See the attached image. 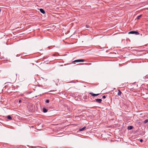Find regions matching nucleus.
<instances>
[{"instance_id": "f257e3e1", "label": "nucleus", "mask_w": 148, "mask_h": 148, "mask_svg": "<svg viewBox=\"0 0 148 148\" xmlns=\"http://www.w3.org/2000/svg\"><path fill=\"white\" fill-rule=\"evenodd\" d=\"M128 34H135L136 35H139V33L137 31H131L128 32Z\"/></svg>"}, {"instance_id": "f03ea898", "label": "nucleus", "mask_w": 148, "mask_h": 148, "mask_svg": "<svg viewBox=\"0 0 148 148\" xmlns=\"http://www.w3.org/2000/svg\"><path fill=\"white\" fill-rule=\"evenodd\" d=\"M84 61V60L83 59H81L79 60H75L72 62H83Z\"/></svg>"}, {"instance_id": "7ed1b4c3", "label": "nucleus", "mask_w": 148, "mask_h": 148, "mask_svg": "<svg viewBox=\"0 0 148 148\" xmlns=\"http://www.w3.org/2000/svg\"><path fill=\"white\" fill-rule=\"evenodd\" d=\"M96 101L99 103H101V102L102 100L101 99H96Z\"/></svg>"}, {"instance_id": "20e7f679", "label": "nucleus", "mask_w": 148, "mask_h": 148, "mask_svg": "<svg viewBox=\"0 0 148 148\" xmlns=\"http://www.w3.org/2000/svg\"><path fill=\"white\" fill-rule=\"evenodd\" d=\"M90 94L93 97L96 96L100 94H94L92 92L90 93Z\"/></svg>"}, {"instance_id": "39448f33", "label": "nucleus", "mask_w": 148, "mask_h": 148, "mask_svg": "<svg viewBox=\"0 0 148 148\" xmlns=\"http://www.w3.org/2000/svg\"><path fill=\"white\" fill-rule=\"evenodd\" d=\"M40 10L41 12L43 14H44L45 13V10L42 9L40 8Z\"/></svg>"}, {"instance_id": "423d86ee", "label": "nucleus", "mask_w": 148, "mask_h": 148, "mask_svg": "<svg viewBox=\"0 0 148 148\" xmlns=\"http://www.w3.org/2000/svg\"><path fill=\"white\" fill-rule=\"evenodd\" d=\"M122 93L121 91L120 90H118V95L119 96H121Z\"/></svg>"}, {"instance_id": "0eeeda50", "label": "nucleus", "mask_w": 148, "mask_h": 148, "mask_svg": "<svg viewBox=\"0 0 148 148\" xmlns=\"http://www.w3.org/2000/svg\"><path fill=\"white\" fill-rule=\"evenodd\" d=\"M133 128V127L132 126H128L127 127V129L129 130H131Z\"/></svg>"}, {"instance_id": "6e6552de", "label": "nucleus", "mask_w": 148, "mask_h": 148, "mask_svg": "<svg viewBox=\"0 0 148 148\" xmlns=\"http://www.w3.org/2000/svg\"><path fill=\"white\" fill-rule=\"evenodd\" d=\"M86 128V127H84L80 129L79 130L80 131H82L84 130Z\"/></svg>"}, {"instance_id": "1a4fd4ad", "label": "nucleus", "mask_w": 148, "mask_h": 148, "mask_svg": "<svg viewBox=\"0 0 148 148\" xmlns=\"http://www.w3.org/2000/svg\"><path fill=\"white\" fill-rule=\"evenodd\" d=\"M43 112L44 113H45V112H47V109L45 108H43Z\"/></svg>"}, {"instance_id": "9d476101", "label": "nucleus", "mask_w": 148, "mask_h": 148, "mask_svg": "<svg viewBox=\"0 0 148 148\" xmlns=\"http://www.w3.org/2000/svg\"><path fill=\"white\" fill-rule=\"evenodd\" d=\"M142 16V15H141V14L138 16L137 17V19L138 20Z\"/></svg>"}, {"instance_id": "9b49d317", "label": "nucleus", "mask_w": 148, "mask_h": 148, "mask_svg": "<svg viewBox=\"0 0 148 148\" xmlns=\"http://www.w3.org/2000/svg\"><path fill=\"white\" fill-rule=\"evenodd\" d=\"M7 118L8 119H9L10 120L11 119H12V117L9 115H8L7 116Z\"/></svg>"}, {"instance_id": "f8f14e48", "label": "nucleus", "mask_w": 148, "mask_h": 148, "mask_svg": "<svg viewBox=\"0 0 148 148\" xmlns=\"http://www.w3.org/2000/svg\"><path fill=\"white\" fill-rule=\"evenodd\" d=\"M148 122V119H146L144 121V123H147Z\"/></svg>"}, {"instance_id": "ddd939ff", "label": "nucleus", "mask_w": 148, "mask_h": 148, "mask_svg": "<svg viewBox=\"0 0 148 148\" xmlns=\"http://www.w3.org/2000/svg\"><path fill=\"white\" fill-rule=\"evenodd\" d=\"M86 27L87 28H89L90 27L88 25H86Z\"/></svg>"}, {"instance_id": "4468645a", "label": "nucleus", "mask_w": 148, "mask_h": 148, "mask_svg": "<svg viewBox=\"0 0 148 148\" xmlns=\"http://www.w3.org/2000/svg\"><path fill=\"white\" fill-rule=\"evenodd\" d=\"M49 100L48 99H47L46 101V102L47 103H49Z\"/></svg>"}, {"instance_id": "2eb2a0df", "label": "nucleus", "mask_w": 148, "mask_h": 148, "mask_svg": "<svg viewBox=\"0 0 148 148\" xmlns=\"http://www.w3.org/2000/svg\"><path fill=\"white\" fill-rule=\"evenodd\" d=\"M106 97L105 95H103V96L102 97V98L103 99H105L106 98Z\"/></svg>"}, {"instance_id": "dca6fc26", "label": "nucleus", "mask_w": 148, "mask_h": 148, "mask_svg": "<svg viewBox=\"0 0 148 148\" xmlns=\"http://www.w3.org/2000/svg\"><path fill=\"white\" fill-rule=\"evenodd\" d=\"M143 139H140V142H143Z\"/></svg>"}, {"instance_id": "f3484780", "label": "nucleus", "mask_w": 148, "mask_h": 148, "mask_svg": "<svg viewBox=\"0 0 148 148\" xmlns=\"http://www.w3.org/2000/svg\"><path fill=\"white\" fill-rule=\"evenodd\" d=\"M22 102V100H19L18 101V103H20Z\"/></svg>"}, {"instance_id": "a211bd4d", "label": "nucleus", "mask_w": 148, "mask_h": 148, "mask_svg": "<svg viewBox=\"0 0 148 148\" xmlns=\"http://www.w3.org/2000/svg\"><path fill=\"white\" fill-rule=\"evenodd\" d=\"M147 75L146 76H145V78H146V77H147Z\"/></svg>"}]
</instances>
